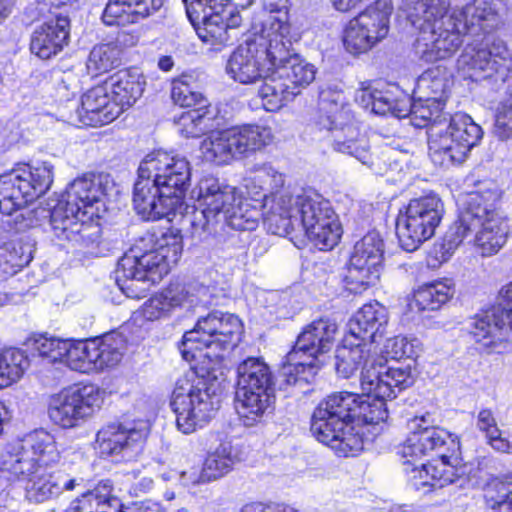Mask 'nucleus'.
I'll return each mask as SVG.
<instances>
[{"label": "nucleus", "instance_id": "nucleus-1", "mask_svg": "<svg viewBox=\"0 0 512 512\" xmlns=\"http://www.w3.org/2000/svg\"><path fill=\"white\" fill-rule=\"evenodd\" d=\"M414 383L409 364L366 369L360 378L362 395L339 392L320 402L313 412L311 432L315 438L347 456L359 449L360 441L349 423L353 419L368 424L386 421V401Z\"/></svg>", "mask_w": 512, "mask_h": 512}, {"label": "nucleus", "instance_id": "nucleus-2", "mask_svg": "<svg viewBox=\"0 0 512 512\" xmlns=\"http://www.w3.org/2000/svg\"><path fill=\"white\" fill-rule=\"evenodd\" d=\"M449 0H402L401 9L419 29L415 52L425 62L454 55L466 34L488 33L498 22L495 0H473L447 14Z\"/></svg>", "mask_w": 512, "mask_h": 512}, {"label": "nucleus", "instance_id": "nucleus-3", "mask_svg": "<svg viewBox=\"0 0 512 512\" xmlns=\"http://www.w3.org/2000/svg\"><path fill=\"white\" fill-rule=\"evenodd\" d=\"M265 208L264 226L271 234L288 236L297 226L320 250L332 249L341 238L342 227L330 202L312 189L268 198Z\"/></svg>", "mask_w": 512, "mask_h": 512}, {"label": "nucleus", "instance_id": "nucleus-4", "mask_svg": "<svg viewBox=\"0 0 512 512\" xmlns=\"http://www.w3.org/2000/svg\"><path fill=\"white\" fill-rule=\"evenodd\" d=\"M499 197L496 189L488 188L471 191L459 198V219L450 227L440 244L441 261H447L473 233L474 245L481 256L490 257L502 249L507 242L509 225L496 208Z\"/></svg>", "mask_w": 512, "mask_h": 512}, {"label": "nucleus", "instance_id": "nucleus-5", "mask_svg": "<svg viewBox=\"0 0 512 512\" xmlns=\"http://www.w3.org/2000/svg\"><path fill=\"white\" fill-rule=\"evenodd\" d=\"M183 238L179 229L168 228L158 233H147L118 261L115 280L128 298L146 295L151 284L158 283L179 261Z\"/></svg>", "mask_w": 512, "mask_h": 512}, {"label": "nucleus", "instance_id": "nucleus-6", "mask_svg": "<svg viewBox=\"0 0 512 512\" xmlns=\"http://www.w3.org/2000/svg\"><path fill=\"white\" fill-rule=\"evenodd\" d=\"M315 125L320 131L329 133L331 146L335 151L353 156L362 164L372 166L368 141L365 137H360L354 114L341 89L327 87L320 92Z\"/></svg>", "mask_w": 512, "mask_h": 512}, {"label": "nucleus", "instance_id": "nucleus-7", "mask_svg": "<svg viewBox=\"0 0 512 512\" xmlns=\"http://www.w3.org/2000/svg\"><path fill=\"white\" fill-rule=\"evenodd\" d=\"M338 326L335 321L321 318L307 325L285 357L281 374L289 385L309 382L321 365L319 356L332 348Z\"/></svg>", "mask_w": 512, "mask_h": 512}, {"label": "nucleus", "instance_id": "nucleus-8", "mask_svg": "<svg viewBox=\"0 0 512 512\" xmlns=\"http://www.w3.org/2000/svg\"><path fill=\"white\" fill-rule=\"evenodd\" d=\"M427 135L431 161L449 168L465 162L471 149L480 142L483 130L469 115L457 113L450 121L438 122Z\"/></svg>", "mask_w": 512, "mask_h": 512}, {"label": "nucleus", "instance_id": "nucleus-9", "mask_svg": "<svg viewBox=\"0 0 512 512\" xmlns=\"http://www.w3.org/2000/svg\"><path fill=\"white\" fill-rule=\"evenodd\" d=\"M241 320L234 314L213 311L198 319L194 328L183 335L181 353L185 360L195 357L194 350L207 349L210 359H220L240 341Z\"/></svg>", "mask_w": 512, "mask_h": 512}, {"label": "nucleus", "instance_id": "nucleus-10", "mask_svg": "<svg viewBox=\"0 0 512 512\" xmlns=\"http://www.w3.org/2000/svg\"><path fill=\"white\" fill-rule=\"evenodd\" d=\"M219 387L205 379H179L170 405L176 414L178 429L191 434L207 424L220 407Z\"/></svg>", "mask_w": 512, "mask_h": 512}, {"label": "nucleus", "instance_id": "nucleus-11", "mask_svg": "<svg viewBox=\"0 0 512 512\" xmlns=\"http://www.w3.org/2000/svg\"><path fill=\"white\" fill-rule=\"evenodd\" d=\"M53 178L49 162L18 165L0 175V212L11 215L25 208L50 189Z\"/></svg>", "mask_w": 512, "mask_h": 512}, {"label": "nucleus", "instance_id": "nucleus-12", "mask_svg": "<svg viewBox=\"0 0 512 512\" xmlns=\"http://www.w3.org/2000/svg\"><path fill=\"white\" fill-rule=\"evenodd\" d=\"M285 57L287 52L280 38L254 34L233 51L227 61L226 71L233 80L250 84L270 72L275 60H283Z\"/></svg>", "mask_w": 512, "mask_h": 512}, {"label": "nucleus", "instance_id": "nucleus-13", "mask_svg": "<svg viewBox=\"0 0 512 512\" xmlns=\"http://www.w3.org/2000/svg\"><path fill=\"white\" fill-rule=\"evenodd\" d=\"M511 66L510 50L499 39L468 43L456 61L457 72L474 82H505Z\"/></svg>", "mask_w": 512, "mask_h": 512}, {"label": "nucleus", "instance_id": "nucleus-14", "mask_svg": "<svg viewBox=\"0 0 512 512\" xmlns=\"http://www.w3.org/2000/svg\"><path fill=\"white\" fill-rule=\"evenodd\" d=\"M60 460L54 436L40 429L29 434L22 442L11 445L2 455L0 472L9 481L30 475L39 466L46 468Z\"/></svg>", "mask_w": 512, "mask_h": 512}, {"label": "nucleus", "instance_id": "nucleus-15", "mask_svg": "<svg viewBox=\"0 0 512 512\" xmlns=\"http://www.w3.org/2000/svg\"><path fill=\"white\" fill-rule=\"evenodd\" d=\"M443 214L444 204L434 193L411 199L396 221L400 246L407 252L417 250L435 234Z\"/></svg>", "mask_w": 512, "mask_h": 512}, {"label": "nucleus", "instance_id": "nucleus-16", "mask_svg": "<svg viewBox=\"0 0 512 512\" xmlns=\"http://www.w3.org/2000/svg\"><path fill=\"white\" fill-rule=\"evenodd\" d=\"M410 433L397 447L401 458L421 460L436 454L438 457H450L457 461L460 454L459 438L444 428L436 426L430 413L415 416L408 423Z\"/></svg>", "mask_w": 512, "mask_h": 512}, {"label": "nucleus", "instance_id": "nucleus-17", "mask_svg": "<svg viewBox=\"0 0 512 512\" xmlns=\"http://www.w3.org/2000/svg\"><path fill=\"white\" fill-rule=\"evenodd\" d=\"M499 299V306L475 317L469 326L475 342L495 353L512 347V281L499 290Z\"/></svg>", "mask_w": 512, "mask_h": 512}, {"label": "nucleus", "instance_id": "nucleus-18", "mask_svg": "<svg viewBox=\"0 0 512 512\" xmlns=\"http://www.w3.org/2000/svg\"><path fill=\"white\" fill-rule=\"evenodd\" d=\"M100 405L99 389L92 384L73 385L49 396V419L63 429L80 426Z\"/></svg>", "mask_w": 512, "mask_h": 512}, {"label": "nucleus", "instance_id": "nucleus-19", "mask_svg": "<svg viewBox=\"0 0 512 512\" xmlns=\"http://www.w3.org/2000/svg\"><path fill=\"white\" fill-rule=\"evenodd\" d=\"M139 167L141 173L153 179L164 196L176 198L180 205L191 180V166L186 157L156 150L146 155Z\"/></svg>", "mask_w": 512, "mask_h": 512}, {"label": "nucleus", "instance_id": "nucleus-20", "mask_svg": "<svg viewBox=\"0 0 512 512\" xmlns=\"http://www.w3.org/2000/svg\"><path fill=\"white\" fill-rule=\"evenodd\" d=\"M383 240L379 233L372 231L356 242L347 272L345 288L354 294H361L379 279L383 260Z\"/></svg>", "mask_w": 512, "mask_h": 512}, {"label": "nucleus", "instance_id": "nucleus-21", "mask_svg": "<svg viewBox=\"0 0 512 512\" xmlns=\"http://www.w3.org/2000/svg\"><path fill=\"white\" fill-rule=\"evenodd\" d=\"M28 213H35L42 218L49 217L51 230L59 240H67L85 247H92L100 242V224L83 217L78 209L72 210L71 205L64 200H59L51 210L37 208Z\"/></svg>", "mask_w": 512, "mask_h": 512}, {"label": "nucleus", "instance_id": "nucleus-22", "mask_svg": "<svg viewBox=\"0 0 512 512\" xmlns=\"http://www.w3.org/2000/svg\"><path fill=\"white\" fill-rule=\"evenodd\" d=\"M75 113H70L66 121L86 126H103L111 123L120 115V108L110 99L107 87L96 86L88 90L81 97L80 106Z\"/></svg>", "mask_w": 512, "mask_h": 512}, {"label": "nucleus", "instance_id": "nucleus-23", "mask_svg": "<svg viewBox=\"0 0 512 512\" xmlns=\"http://www.w3.org/2000/svg\"><path fill=\"white\" fill-rule=\"evenodd\" d=\"M187 5V13L190 11L202 14V25L196 28L199 38L210 44L216 50L226 45L231 40L230 32L224 25L223 13L229 0H183Z\"/></svg>", "mask_w": 512, "mask_h": 512}, {"label": "nucleus", "instance_id": "nucleus-24", "mask_svg": "<svg viewBox=\"0 0 512 512\" xmlns=\"http://www.w3.org/2000/svg\"><path fill=\"white\" fill-rule=\"evenodd\" d=\"M133 205L138 215L144 220L154 221L167 217L178 207L176 198H168L162 194L149 175L141 173L134 184Z\"/></svg>", "mask_w": 512, "mask_h": 512}, {"label": "nucleus", "instance_id": "nucleus-25", "mask_svg": "<svg viewBox=\"0 0 512 512\" xmlns=\"http://www.w3.org/2000/svg\"><path fill=\"white\" fill-rule=\"evenodd\" d=\"M105 190L101 178L94 174H86L75 179L66 192L65 202L71 205V209L81 211L83 217L89 220L100 218L104 208L103 197Z\"/></svg>", "mask_w": 512, "mask_h": 512}, {"label": "nucleus", "instance_id": "nucleus-26", "mask_svg": "<svg viewBox=\"0 0 512 512\" xmlns=\"http://www.w3.org/2000/svg\"><path fill=\"white\" fill-rule=\"evenodd\" d=\"M70 19L62 13L37 27L31 36L30 50L41 59H49L69 43Z\"/></svg>", "mask_w": 512, "mask_h": 512}, {"label": "nucleus", "instance_id": "nucleus-27", "mask_svg": "<svg viewBox=\"0 0 512 512\" xmlns=\"http://www.w3.org/2000/svg\"><path fill=\"white\" fill-rule=\"evenodd\" d=\"M148 435L145 423L139 427L111 423L100 429L96 436V449L102 456L117 455L139 448Z\"/></svg>", "mask_w": 512, "mask_h": 512}, {"label": "nucleus", "instance_id": "nucleus-28", "mask_svg": "<svg viewBox=\"0 0 512 512\" xmlns=\"http://www.w3.org/2000/svg\"><path fill=\"white\" fill-rule=\"evenodd\" d=\"M27 479L25 487L28 500L41 503L59 496L63 490H74L83 483V479L68 478L61 472H48L47 468L39 466L30 475H21Z\"/></svg>", "mask_w": 512, "mask_h": 512}, {"label": "nucleus", "instance_id": "nucleus-29", "mask_svg": "<svg viewBox=\"0 0 512 512\" xmlns=\"http://www.w3.org/2000/svg\"><path fill=\"white\" fill-rule=\"evenodd\" d=\"M275 402V386L236 388V411L247 427L260 423L271 413Z\"/></svg>", "mask_w": 512, "mask_h": 512}, {"label": "nucleus", "instance_id": "nucleus-30", "mask_svg": "<svg viewBox=\"0 0 512 512\" xmlns=\"http://www.w3.org/2000/svg\"><path fill=\"white\" fill-rule=\"evenodd\" d=\"M388 324V311L379 302L363 305L348 322L347 334L374 346Z\"/></svg>", "mask_w": 512, "mask_h": 512}, {"label": "nucleus", "instance_id": "nucleus-31", "mask_svg": "<svg viewBox=\"0 0 512 512\" xmlns=\"http://www.w3.org/2000/svg\"><path fill=\"white\" fill-rule=\"evenodd\" d=\"M373 347L368 343L359 341L354 336L346 334L340 346L336 349L335 355V369L339 376L343 378L351 377L362 365L363 369L361 374L366 369L376 368L380 369L382 364L375 365L372 363L369 366V361L372 356Z\"/></svg>", "mask_w": 512, "mask_h": 512}, {"label": "nucleus", "instance_id": "nucleus-32", "mask_svg": "<svg viewBox=\"0 0 512 512\" xmlns=\"http://www.w3.org/2000/svg\"><path fill=\"white\" fill-rule=\"evenodd\" d=\"M251 173L252 175L246 179V189L256 203H261L264 215L265 202L268 198L290 192L280 190L285 183L284 175L268 163L254 165Z\"/></svg>", "mask_w": 512, "mask_h": 512}, {"label": "nucleus", "instance_id": "nucleus-33", "mask_svg": "<svg viewBox=\"0 0 512 512\" xmlns=\"http://www.w3.org/2000/svg\"><path fill=\"white\" fill-rule=\"evenodd\" d=\"M163 0H109L102 14L106 25L136 23L157 10Z\"/></svg>", "mask_w": 512, "mask_h": 512}, {"label": "nucleus", "instance_id": "nucleus-34", "mask_svg": "<svg viewBox=\"0 0 512 512\" xmlns=\"http://www.w3.org/2000/svg\"><path fill=\"white\" fill-rule=\"evenodd\" d=\"M112 483L101 481L92 490L73 500L66 512H117L120 501L112 494ZM138 512H162L157 506L142 508Z\"/></svg>", "mask_w": 512, "mask_h": 512}, {"label": "nucleus", "instance_id": "nucleus-35", "mask_svg": "<svg viewBox=\"0 0 512 512\" xmlns=\"http://www.w3.org/2000/svg\"><path fill=\"white\" fill-rule=\"evenodd\" d=\"M112 100L120 108V114L130 108L143 94L146 80L137 68L120 70L110 77Z\"/></svg>", "mask_w": 512, "mask_h": 512}, {"label": "nucleus", "instance_id": "nucleus-36", "mask_svg": "<svg viewBox=\"0 0 512 512\" xmlns=\"http://www.w3.org/2000/svg\"><path fill=\"white\" fill-rule=\"evenodd\" d=\"M219 222L224 221L226 210H229L236 196L233 188L223 186L214 177H204L198 184V199Z\"/></svg>", "mask_w": 512, "mask_h": 512}, {"label": "nucleus", "instance_id": "nucleus-37", "mask_svg": "<svg viewBox=\"0 0 512 512\" xmlns=\"http://www.w3.org/2000/svg\"><path fill=\"white\" fill-rule=\"evenodd\" d=\"M261 80L258 96L267 111H278L296 97L295 86L289 85L278 66H273L270 72L264 73Z\"/></svg>", "mask_w": 512, "mask_h": 512}, {"label": "nucleus", "instance_id": "nucleus-38", "mask_svg": "<svg viewBox=\"0 0 512 512\" xmlns=\"http://www.w3.org/2000/svg\"><path fill=\"white\" fill-rule=\"evenodd\" d=\"M287 52V57L283 60H275V65L280 69V73L286 78L290 86H295V95H299L302 89L310 85L315 79V67L301 59L297 54L292 53L291 41L289 37L281 38Z\"/></svg>", "mask_w": 512, "mask_h": 512}, {"label": "nucleus", "instance_id": "nucleus-39", "mask_svg": "<svg viewBox=\"0 0 512 512\" xmlns=\"http://www.w3.org/2000/svg\"><path fill=\"white\" fill-rule=\"evenodd\" d=\"M391 13L390 0H377L352 20L369 33L370 39L376 45L388 34Z\"/></svg>", "mask_w": 512, "mask_h": 512}, {"label": "nucleus", "instance_id": "nucleus-40", "mask_svg": "<svg viewBox=\"0 0 512 512\" xmlns=\"http://www.w3.org/2000/svg\"><path fill=\"white\" fill-rule=\"evenodd\" d=\"M32 245L22 238L11 239L0 245V278L16 274L32 260Z\"/></svg>", "mask_w": 512, "mask_h": 512}, {"label": "nucleus", "instance_id": "nucleus-41", "mask_svg": "<svg viewBox=\"0 0 512 512\" xmlns=\"http://www.w3.org/2000/svg\"><path fill=\"white\" fill-rule=\"evenodd\" d=\"M448 78L444 69L434 67L423 72L417 79L413 91L414 97L431 103H443L446 100Z\"/></svg>", "mask_w": 512, "mask_h": 512}, {"label": "nucleus", "instance_id": "nucleus-42", "mask_svg": "<svg viewBox=\"0 0 512 512\" xmlns=\"http://www.w3.org/2000/svg\"><path fill=\"white\" fill-rule=\"evenodd\" d=\"M236 158L260 150L271 141L270 129L258 125H245L229 129Z\"/></svg>", "mask_w": 512, "mask_h": 512}, {"label": "nucleus", "instance_id": "nucleus-43", "mask_svg": "<svg viewBox=\"0 0 512 512\" xmlns=\"http://www.w3.org/2000/svg\"><path fill=\"white\" fill-rule=\"evenodd\" d=\"M454 294L452 281L449 279L433 281L421 285L414 292L413 303L418 310H438L447 303Z\"/></svg>", "mask_w": 512, "mask_h": 512}, {"label": "nucleus", "instance_id": "nucleus-44", "mask_svg": "<svg viewBox=\"0 0 512 512\" xmlns=\"http://www.w3.org/2000/svg\"><path fill=\"white\" fill-rule=\"evenodd\" d=\"M229 129L211 132L203 139L200 151L205 161L216 165L230 163L236 158Z\"/></svg>", "mask_w": 512, "mask_h": 512}, {"label": "nucleus", "instance_id": "nucleus-45", "mask_svg": "<svg viewBox=\"0 0 512 512\" xmlns=\"http://www.w3.org/2000/svg\"><path fill=\"white\" fill-rule=\"evenodd\" d=\"M275 386L270 367L260 357H248L237 366V387Z\"/></svg>", "mask_w": 512, "mask_h": 512}, {"label": "nucleus", "instance_id": "nucleus-46", "mask_svg": "<svg viewBox=\"0 0 512 512\" xmlns=\"http://www.w3.org/2000/svg\"><path fill=\"white\" fill-rule=\"evenodd\" d=\"M93 371L117 365L123 356L124 340L119 334H108L91 340Z\"/></svg>", "mask_w": 512, "mask_h": 512}, {"label": "nucleus", "instance_id": "nucleus-47", "mask_svg": "<svg viewBox=\"0 0 512 512\" xmlns=\"http://www.w3.org/2000/svg\"><path fill=\"white\" fill-rule=\"evenodd\" d=\"M183 290L170 284L161 292L149 298L140 309V314L148 321H155L167 317L174 309L181 307Z\"/></svg>", "mask_w": 512, "mask_h": 512}, {"label": "nucleus", "instance_id": "nucleus-48", "mask_svg": "<svg viewBox=\"0 0 512 512\" xmlns=\"http://www.w3.org/2000/svg\"><path fill=\"white\" fill-rule=\"evenodd\" d=\"M431 101H422L414 97L411 103L408 99V108L406 118L410 124L417 128H433L438 122L450 121V116L443 112V103Z\"/></svg>", "mask_w": 512, "mask_h": 512}, {"label": "nucleus", "instance_id": "nucleus-49", "mask_svg": "<svg viewBox=\"0 0 512 512\" xmlns=\"http://www.w3.org/2000/svg\"><path fill=\"white\" fill-rule=\"evenodd\" d=\"M259 207L261 203H256L254 199L236 198V202L226 210L224 222L235 230H254L260 216L263 217Z\"/></svg>", "mask_w": 512, "mask_h": 512}, {"label": "nucleus", "instance_id": "nucleus-50", "mask_svg": "<svg viewBox=\"0 0 512 512\" xmlns=\"http://www.w3.org/2000/svg\"><path fill=\"white\" fill-rule=\"evenodd\" d=\"M287 4L288 0H263V6L270 15L263 23L261 34L277 39L289 36Z\"/></svg>", "mask_w": 512, "mask_h": 512}, {"label": "nucleus", "instance_id": "nucleus-51", "mask_svg": "<svg viewBox=\"0 0 512 512\" xmlns=\"http://www.w3.org/2000/svg\"><path fill=\"white\" fill-rule=\"evenodd\" d=\"M178 132L186 138L203 135L213 126V119L208 115L207 105L183 112L176 121Z\"/></svg>", "mask_w": 512, "mask_h": 512}, {"label": "nucleus", "instance_id": "nucleus-52", "mask_svg": "<svg viewBox=\"0 0 512 512\" xmlns=\"http://www.w3.org/2000/svg\"><path fill=\"white\" fill-rule=\"evenodd\" d=\"M234 463L235 456L231 444L222 443L206 457L203 464L204 477L209 482L215 481L229 473Z\"/></svg>", "mask_w": 512, "mask_h": 512}, {"label": "nucleus", "instance_id": "nucleus-53", "mask_svg": "<svg viewBox=\"0 0 512 512\" xmlns=\"http://www.w3.org/2000/svg\"><path fill=\"white\" fill-rule=\"evenodd\" d=\"M68 340L53 336L38 335L28 340V348L32 356H37L47 363H62Z\"/></svg>", "mask_w": 512, "mask_h": 512}, {"label": "nucleus", "instance_id": "nucleus-54", "mask_svg": "<svg viewBox=\"0 0 512 512\" xmlns=\"http://www.w3.org/2000/svg\"><path fill=\"white\" fill-rule=\"evenodd\" d=\"M121 48L114 43L96 45L90 51L87 68L94 74L106 73L121 63Z\"/></svg>", "mask_w": 512, "mask_h": 512}, {"label": "nucleus", "instance_id": "nucleus-55", "mask_svg": "<svg viewBox=\"0 0 512 512\" xmlns=\"http://www.w3.org/2000/svg\"><path fill=\"white\" fill-rule=\"evenodd\" d=\"M28 366L24 352L10 348L0 353V388L17 381Z\"/></svg>", "mask_w": 512, "mask_h": 512}, {"label": "nucleus", "instance_id": "nucleus-56", "mask_svg": "<svg viewBox=\"0 0 512 512\" xmlns=\"http://www.w3.org/2000/svg\"><path fill=\"white\" fill-rule=\"evenodd\" d=\"M476 427L485 434L488 444L494 450L502 453H512V442L501 436V431L490 409L484 408L478 412Z\"/></svg>", "mask_w": 512, "mask_h": 512}, {"label": "nucleus", "instance_id": "nucleus-57", "mask_svg": "<svg viewBox=\"0 0 512 512\" xmlns=\"http://www.w3.org/2000/svg\"><path fill=\"white\" fill-rule=\"evenodd\" d=\"M62 363L71 370L81 373L93 371L92 345L90 341L68 340Z\"/></svg>", "mask_w": 512, "mask_h": 512}, {"label": "nucleus", "instance_id": "nucleus-58", "mask_svg": "<svg viewBox=\"0 0 512 512\" xmlns=\"http://www.w3.org/2000/svg\"><path fill=\"white\" fill-rule=\"evenodd\" d=\"M459 455L457 461L450 457H439L434 462L427 463L429 472V483L432 488H442L454 483L460 476L461 468H458Z\"/></svg>", "mask_w": 512, "mask_h": 512}, {"label": "nucleus", "instance_id": "nucleus-59", "mask_svg": "<svg viewBox=\"0 0 512 512\" xmlns=\"http://www.w3.org/2000/svg\"><path fill=\"white\" fill-rule=\"evenodd\" d=\"M492 132L500 140L512 139V87L495 107Z\"/></svg>", "mask_w": 512, "mask_h": 512}, {"label": "nucleus", "instance_id": "nucleus-60", "mask_svg": "<svg viewBox=\"0 0 512 512\" xmlns=\"http://www.w3.org/2000/svg\"><path fill=\"white\" fill-rule=\"evenodd\" d=\"M343 42L346 50L351 54H362L375 46L369 33L350 20L344 31Z\"/></svg>", "mask_w": 512, "mask_h": 512}, {"label": "nucleus", "instance_id": "nucleus-61", "mask_svg": "<svg viewBox=\"0 0 512 512\" xmlns=\"http://www.w3.org/2000/svg\"><path fill=\"white\" fill-rule=\"evenodd\" d=\"M408 108V98L395 99L389 91L376 93V100L372 112L378 115L391 114L396 118H406Z\"/></svg>", "mask_w": 512, "mask_h": 512}, {"label": "nucleus", "instance_id": "nucleus-62", "mask_svg": "<svg viewBox=\"0 0 512 512\" xmlns=\"http://www.w3.org/2000/svg\"><path fill=\"white\" fill-rule=\"evenodd\" d=\"M419 350V340L409 339L405 336L389 338L384 345V353L392 359L414 358L418 355Z\"/></svg>", "mask_w": 512, "mask_h": 512}, {"label": "nucleus", "instance_id": "nucleus-63", "mask_svg": "<svg viewBox=\"0 0 512 512\" xmlns=\"http://www.w3.org/2000/svg\"><path fill=\"white\" fill-rule=\"evenodd\" d=\"M173 102L181 107L207 105L202 93L194 90L190 84L183 80H174L171 89Z\"/></svg>", "mask_w": 512, "mask_h": 512}, {"label": "nucleus", "instance_id": "nucleus-64", "mask_svg": "<svg viewBox=\"0 0 512 512\" xmlns=\"http://www.w3.org/2000/svg\"><path fill=\"white\" fill-rule=\"evenodd\" d=\"M185 220L190 224L192 233L201 235L203 232H209L219 221L211 214L201 203L185 216Z\"/></svg>", "mask_w": 512, "mask_h": 512}]
</instances>
